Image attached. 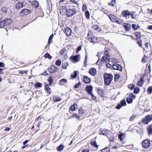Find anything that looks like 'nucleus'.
<instances>
[{
	"mask_svg": "<svg viewBox=\"0 0 152 152\" xmlns=\"http://www.w3.org/2000/svg\"><path fill=\"white\" fill-rule=\"evenodd\" d=\"M104 84L105 85H109L111 83L113 78V76L110 74H105L104 76Z\"/></svg>",
	"mask_w": 152,
	"mask_h": 152,
	"instance_id": "f257e3e1",
	"label": "nucleus"
},
{
	"mask_svg": "<svg viewBox=\"0 0 152 152\" xmlns=\"http://www.w3.org/2000/svg\"><path fill=\"white\" fill-rule=\"evenodd\" d=\"M87 37L88 39L91 42H95L97 39L96 37L93 35L92 31H91L88 32Z\"/></svg>",
	"mask_w": 152,
	"mask_h": 152,
	"instance_id": "f03ea898",
	"label": "nucleus"
},
{
	"mask_svg": "<svg viewBox=\"0 0 152 152\" xmlns=\"http://www.w3.org/2000/svg\"><path fill=\"white\" fill-rule=\"evenodd\" d=\"M152 120V115H147L142 120V122L144 124H148V123Z\"/></svg>",
	"mask_w": 152,
	"mask_h": 152,
	"instance_id": "7ed1b4c3",
	"label": "nucleus"
},
{
	"mask_svg": "<svg viewBox=\"0 0 152 152\" xmlns=\"http://www.w3.org/2000/svg\"><path fill=\"white\" fill-rule=\"evenodd\" d=\"M76 12V10L75 8L68 9L67 10L66 15L68 17H71L75 15Z\"/></svg>",
	"mask_w": 152,
	"mask_h": 152,
	"instance_id": "20e7f679",
	"label": "nucleus"
},
{
	"mask_svg": "<svg viewBox=\"0 0 152 152\" xmlns=\"http://www.w3.org/2000/svg\"><path fill=\"white\" fill-rule=\"evenodd\" d=\"M80 56L79 55L75 56H72L70 57V59L72 62L76 63L80 61Z\"/></svg>",
	"mask_w": 152,
	"mask_h": 152,
	"instance_id": "39448f33",
	"label": "nucleus"
},
{
	"mask_svg": "<svg viewBox=\"0 0 152 152\" xmlns=\"http://www.w3.org/2000/svg\"><path fill=\"white\" fill-rule=\"evenodd\" d=\"M150 141L147 140H145L142 142V146L145 148H148L150 146Z\"/></svg>",
	"mask_w": 152,
	"mask_h": 152,
	"instance_id": "423d86ee",
	"label": "nucleus"
},
{
	"mask_svg": "<svg viewBox=\"0 0 152 152\" xmlns=\"http://www.w3.org/2000/svg\"><path fill=\"white\" fill-rule=\"evenodd\" d=\"M48 70L50 73H52L56 72L58 70V68L52 65L48 68Z\"/></svg>",
	"mask_w": 152,
	"mask_h": 152,
	"instance_id": "0eeeda50",
	"label": "nucleus"
},
{
	"mask_svg": "<svg viewBox=\"0 0 152 152\" xmlns=\"http://www.w3.org/2000/svg\"><path fill=\"white\" fill-rule=\"evenodd\" d=\"M126 105V101L125 100H122L121 102L118 104L117 106L116 107V108L117 109H119L121 108L122 106H125Z\"/></svg>",
	"mask_w": 152,
	"mask_h": 152,
	"instance_id": "6e6552de",
	"label": "nucleus"
},
{
	"mask_svg": "<svg viewBox=\"0 0 152 152\" xmlns=\"http://www.w3.org/2000/svg\"><path fill=\"white\" fill-rule=\"evenodd\" d=\"M113 69L119 70L120 71H121L122 69V66L117 63L113 65Z\"/></svg>",
	"mask_w": 152,
	"mask_h": 152,
	"instance_id": "1a4fd4ad",
	"label": "nucleus"
},
{
	"mask_svg": "<svg viewBox=\"0 0 152 152\" xmlns=\"http://www.w3.org/2000/svg\"><path fill=\"white\" fill-rule=\"evenodd\" d=\"M31 13V11L30 10L26 9H24L21 10L20 12V14H23L24 15H27L28 14H30Z\"/></svg>",
	"mask_w": 152,
	"mask_h": 152,
	"instance_id": "9d476101",
	"label": "nucleus"
},
{
	"mask_svg": "<svg viewBox=\"0 0 152 152\" xmlns=\"http://www.w3.org/2000/svg\"><path fill=\"white\" fill-rule=\"evenodd\" d=\"M4 21L5 22L4 23L5 26H9L12 22V20L10 18L5 19L4 20Z\"/></svg>",
	"mask_w": 152,
	"mask_h": 152,
	"instance_id": "9b49d317",
	"label": "nucleus"
},
{
	"mask_svg": "<svg viewBox=\"0 0 152 152\" xmlns=\"http://www.w3.org/2000/svg\"><path fill=\"white\" fill-rule=\"evenodd\" d=\"M108 130L106 129H103L101 128L99 130L100 134L106 136L107 134Z\"/></svg>",
	"mask_w": 152,
	"mask_h": 152,
	"instance_id": "f8f14e48",
	"label": "nucleus"
},
{
	"mask_svg": "<svg viewBox=\"0 0 152 152\" xmlns=\"http://www.w3.org/2000/svg\"><path fill=\"white\" fill-rule=\"evenodd\" d=\"M123 25L124 27L125 30L127 31H128L130 29L131 26L130 24L128 23H124Z\"/></svg>",
	"mask_w": 152,
	"mask_h": 152,
	"instance_id": "ddd939ff",
	"label": "nucleus"
},
{
	"mask_svg": "<svg viewBox=\"0 0 152 152\" xmlns=\"http://www.w3.org/2000/svg\"><path fill=\"white\" fill-rule=\"evenodd\" d=\"M89 73L92 76H94L96 73V70L95 68H92L90 69Z\"/></svg>",
	"mask_w": 152,
	"mask_h": 152,
	"instance_id": "4468645a",
	"label": "nucleus"
},
{
	"mask_svg": "<svg viewBox=\"0 0 152 152\" xmlns=\"http://www.w3.org/2000/svg\"><path fill=\"white\" fill-rule=\"evenodd\" d=\"M104 58L106 60H107L109 62H110L111 61V59H109V55L108 53V52L106 50L104 53Z\"/></svg>",
	"mask_w": 152,
	"mask_h": 152,
	"instance_id": "2eb2a0df",
	"label": "nucleus"
},
{
	"mask_svg": "<svg viewBox=\"0 0 152 152\" xmlns=\"http://www.w3.org/2000/svg\"><path fill=\"white\" fill-rule=\"evenodd\" d=\"M122 15L123 16L126 18L130 15V13L128 10H124L122 12Z\"/></svg>",
	"mask_w": 152,
	"mask_h": 152,
	"instance_id": "dca6fc26",
	"label": "nucleus"
},
{
	"mask_svg": "<svg viewBox=\"0 0 152 152\" xmlns=\"http://www.w3.org/2000/svg\"><path fill=\"white\" fill-rule=\"evenodd\" d=\"M65 32L67 36H70L72 33V30L70 28L67 27L65 29Z\"/></svg>",
	"mask_w": 152,
	"mask_h": 152,
	"instance_id": "f3484780",
	"label": "nucleus"
},
{
	"mask_svg": "<svg viewBox=\"0 0 152 152\" xmlns=\"http://www.w3.org/2000/svg\"><path fill=\"white\" fill-rule=\"evenodd\" d=\"M102 59H99L97 61L96 64L97 65H99L101 64L102 62L103 61L105 63L107 62V61L104 58V57L103 56L102 58Z\"/></svg>",
	"mask_w": 152,
	"mask_h": 152,
	"instance_id": "a211bd4d",
	"label": "nucleus"
},
{
	"mask_svg": "<svg viewBox=\"0 0 152 152\" xmlns=\"http://www.w3.org/2000/svg\"><path fill=\"white\" fill-rule=\"evenodd\" d=\"M23 2H19L15 5L16 8L17 9H20L23 7Z\"/></svg>",
	"mask_w": 152,
	"mask_h": 152,
	"instance_id": "6ab92c4d",
	"label": "nucleus"
},
{
	"mask_svg": "<svg viewBox=\"0 0 152 152\" xmlns=\"http://www.w3.org/2000/svg\"><path fill=\"white\" fill-rule=\"evenodd\" d=\"M86 90L87 92L89 94H91L92 91L93 87L91 86H87L86 87Z\"/></svg>",
	"mask_w": 152,
	"mask_h": 152,
	"instance_id": "aec40b11",
	"label": "nucleus"
},
{
	"mask_svg": "<svg viewBox=\"0 0 152 152\" xmlns=\"http://www.w3.org/2000/svg\"><path fill=\"white\" fill-rule=\"evenodd\" d=\"M83 78V80L86 83H89L91 81L90 79L87 76H84Z\"/></svg>",
	"mask_w": 152,
	"mask_h": 152,
	"instance_id": "412c9836",
	"label": "nucleus"
},
{
	"mask_svg": "<svg viewBox=\"0 0 152 152\" xmlns=\"http://www.w3.org/2000/svg\"><path fill=\"white\" fill-rule=\"evenodd\" d=\"M49 85L48 84H46L45 86V88L46 91L49 94L51 93V91H50V88L49 87Z\"/></svg>",
	"mask_w": 152,
	"mask_h": 152,
	"instance_id": "4be33fe9",
	"label": "nucleus"
},
{
	"mask_svg": "<svg viewBox=\"0 0 152 152\" xmlns=\"http://www.w3.org/2000/svg\"><path fill=\"white\" fill-rule=\"evenodd\" d=\"M147 130L148 134L149 135L152 134V124L148 126Z\"/></svg>",
	"mask_w": 152,
	"mask_h": 152,
	"instance_id": "5701e85b",
	"label": "nucleus"
},
{
	"mask_svg": "<svg viewBox=\"0 0 152 152\" xmlns=\"http://www.w3.org/2000/svg\"><path fill=\"white\" fill-rule=\"evenodd\" d=\"M118 136L119 139L121 141H122L125 138V135L123 133H120L118 134Z\"/></svg>",
	"mask_w": 152,
	"mask_h": 152,
	"instance_id": "b1692460",
	"label": "nucleus"
},
{
	"mask_svg": "<svg viewBox=\"0 0 152 152\" xmlns=\"http://www.w3.org/2000/svg\"><path fill=\"white\" fill-rule=\"evenodd\" d=\"M64 148V145L61 144L56 149L58 151H61L63 150Z\"/></svg>",
	"mask_w": 152,
	"mask_h": 152,
	"instance_id": "393cba45",
	"label": "nucleus"
},
{
	"mask_svg": "<svg viewBox=\"0 0 152 152\" xmlns=\"http://www.w3.org/2000/svg\"><path fill=\"white\" fill-rule=\"evenodd\" d=\"M53 100L55 102L60 101L61 100V98L58 96H53Z\"/></svg>",
	"mask_w": 152,
	"mask_h": 152,
	"instance_id": "a878e982",
	"label": "nucleus"
},
{
	"mask_svg": "<svg viewBox=\"0 0 152 152\" xmlns=\"http://www.w3.org/2000/svg\"><path fill=\"white\" fill-rule=\"evenodd\" d=\"M123 22V20H122L117 17L114 22H116L119 24H121Z\"/></svg>",
	"mask_w": 152,
	"mask_h": 152,
	"instance_id": "bb28decb",
	"label": "nucleus"
},
{
	"mask_svg": "<svg viewBox=\"0 0 152 152\" xmlns=\"http://www.w3.org/2000/svg\"><path fill=\"white\" fill-rule=\"evenodd\" d=\"M32 6L35 8H37L39 6V4L38 2L36 1L32 2Z\"/></svg>",
	"mask_w": 152,
	"mask_h": 152,
	"instance_id": "cd10ccee",
	"label": "nucleus"
},
{
	"mask_svg": "<svg viewBox=\"0 0 152 152\" xmlns=\"http://www.w3.org/2000/svg\"><path fill=\"white\" fill-rule=\"evenodd\" d=\"M109 18H110V20L113 21V22H114L115 21V20L117 17H116L115 16L112 15H110L109 16Z\"/></svg>",
	"mask_w": 152,
	"mask_h": 152,
	"instance_id": "c85d7f7f",
	"label": "nucleus"
},
{
	"mask_svg": "<svg viewBox=\"0 0 152 152\" xmlns=\"http://www.w3.org/2000/svg\"><path fill=\"white\" fill-rule=\"evenodd\" d=\"M79 114L80 116H82L85 114L84 110L82 108H80L79 110Z\"/></svg>",
	"mask_w": 152,
	"mask_h": 152,
	"instance_id": "c756f323",
	"label": "nucleus"
},
{
	"mask_svg": "<svg viewBox=\"0 0 152 152\" xmlns=\"http://www.w3.org/2000/svg\"><path fill=\"white\" fill-rule=\"evenodd\" d=\"M67 82V80L65 79H63L59 81V84L61 85H64L65 83Z\"/></svg>",
	"mask_w": 152,
	"mask_h": 152,
	"instance_id": "7c9ffc66",
	"label": "nucleus"
},
{
	"mask_svg": "<svg viewBox=\"0 0 152 152\" xmlns=\"http://www.w3.org/2000/svg\"><path fill=\"white\" fill-rule=\"evenodd\" d=\"M77 107V105L76 104H74L73 105H72L70 107V109L71 110L74 111L76 110V108Z\"/></svg>",
	"mask_w": 152,
	"mask_h": 152,
	"instance_id": "2f4dec72",
	"label": "nucleus"
},
{
	"mask_svg": "<svg viewBox=\"0 0 152 152\" xmlns=\"http://www.w3.org/2000/svg\"><path fill=\"white\" fill-rule=\"evenodd\" d=\"M91 144L92 145L94 146L95 148H97L98 147V146L97 145L96 142L95 141H91Z\"/></svg>",
	"mask_w": 152,
	"mask_h": 152,
	"instance_id": "473e14b6",
	"label": "nucleus"
},
{
	"mask_svg": "<svg viewBox=\"0 0 152 152\" xmlns=\"http://www.w3.org/2000/svg\"><path fill=\"white\" fill-rule=\"evenodd\" d=\"M134 35L137 39H139L141 37L140 32H136L134 34Z\"/></svg>",
	"mask_w": 152,
	"mask_h": 152,
	"instance_id": "72a5a7b5",
	"label": "nucleus"
},
{
	"mask_svg": "<svg viewBox=\"0 0 152 152\" xmlns=\"http://www.w3.org/2000/svg\"><path fill=\"white\" fill-rule=\"evenodd\" d=\"M97 92L99 95L102 96L103 95V91L101 88H98Z\"/></svg>",
	"mask_w": 152,
	"mask_h": 152,
	"instance_id": "f704fd0d",
	"label": "nucleus"
},
{
	"mask_svg": "<svg viewBox=\"0 0 152 152\" xmlns=\"http://www.w3.org/2000/svg\"><path fill=\"white\" fill-rule=\"evenodd\" d=\"M77 75V72L75 71L74 73H72L71 75V77L72 78H75L76 77Z\"/></svg>",
	"mask_w": 152,
	"mask_h": 152,
	"instance_id": "c9c22d12",
	"label": "nucleus"
},
{
	"mask_svg": "<svg viewBox=\"0 0 152 152\" xmlns=\"http://www.w3.org/2000/svg\"><path fill=\"white\" fill-rule=\"evenodd\" d=\"M120 78V75L118 74H115V75L114 80L115 81H118Z\"/></svg>",
	"mask_w": 152,
	"mask_h": 152,
	"instance_id": "e433bc0d",
	"label": "nucleus"
},
{
	"mask_svg": "<svg viewBox=\"0 0 152 152\" xmlns=\"http://www.w3.org/2000/svg\"><path fill=\"white\" fill-rule=\"evenodd\" d=\"M147 59V56L144 55L142 60V62L143 63H145L146 61V59Z\"/></svg>",
	"mask_w": 152,
	"mask_h": 152,
	"instance_id": "4c0bfd02",
	"label": "nucleus"
},
{
	"mask_svg": "<svg viewBox=\"0 0 152 152\" xmlns=\"http://www.w3.org/2000/svg\"><path fill=\"white\" fill-rule=\"evenodd\" d=\"M85 15H86V18L88 19H89L90 18V13L88 11H87L85 13Z\"/></svg>",
	"mask_w": 152,
	"mask_h": 152,
	"instance_id": "58836bf2",
	"label": "nucleus"
},
{
	"mask_svg": "<svg viewBox=\"0 0 152 152\" xmlns=\"http://www.w3.org/2000/svg\"><path fill=\"white\" fill-rule=\"evenodd\" d=\"M42 84L41 83L37 82L35 84V87L37 88L38 87H41L42 86Z\"/></svg>",
	"mask_w": 152,
	"mask_h": 152,
	"instance_id": "ea45409f",
	"label": "nucleus"
},
{
	"mask_svg": "<svg viewBox=\"0 0 152 152\" xmlns=\"http://www.w3.org/2000/svg\"><path fill=\"white\" fill-rule=\"evenodd\" d=\"M140 89L138 87H136L134 88V93L135 94H137L140 91Z\"/></svg>",
	"mask_w": 152,
	"mask_h": 152,
	"instance_id": "a19ab883",
	"label": "nucleus"
},
{
	"mask_svg": "<svg viewBox=\"0 0 152 152\" xmlns=\"http://www.w3.org/2000/svg\"><path fill=\"white\" fill-rule=\"evenodd\" d=\"M5 22L4 21V20H1L0 21V27L2 28L4 26H5Z\"/></svg>",
	"mask_w": 152,
	"mask_h": 152,
	"instance_id": "79ce46f5",
	"label": "nucleus"
},
{
	"mask_svg": "<svg viewBox=\"0 0 152 152\" xmlns=\"http://www.w3.org/2000/svg\"><path fill=\"white\" fill-rule=\"evenodd\" d=\"M147 91L149 94L152 93V86L149 87L147 89Z\"/></svg>",
	"mask_w": 152,
	"mask_h": 152,
	"instance_id": "37998d69",
	"label": "nucleus"
},
{
	"mask_svg": "<svg viewBox=\"0 0 152 152\" xmlns=\"http://www.w3.org/2000/svg\"><path fill=\"white\" fill-rule=\"evenodd\" d=\"M1 11L4 13H7V8L5 7H4L1 8Z\"/></svg>",
	"mask_w": 152,
	"mask_h": 152,
	"instance_id": "c03bdc74",
	"label": "nucleus"
},
{
	"mask_svg": "<svg viewBox=\"0 0 152 152\" xmlns=\"http://www.w3.org/2000/svg\"><path fill=\"white\" fill-rule=\"evenodd\" d=\"M48 80L49 82V83L48 84L49 85H50L52 83L53 80L51 76H50L49 77L48 79Z\"/></svg>",
	"mask_w": 152,
	"mask_h": 152,
	"instance_id": "a18cd8bd",
	"label": "nucleus"
},
{
	"mask_svg": "<svg viewBox=\"0 0 152 152\" xmlns=\"http://www.w3.org/2000/svg\"><path fill=\"white\" fill-rule=\"evenodd\" d=\"M115 137L114 136H111L109 138V141L110 142H113L114 141Z\"/></svg>",
	"mask_w": 152,
	"mask_h": 152,
	"instance_id": "49530a36",
	"label": "nucleus"
},
{
	"mask_svg": "<svg viewBox=\"0 0 152 152\" xmlns=\"http://www.w3.org/2000/svg\"><path fill=\"white\" fill-rule=\"evenodd\" d=\"M72 117L74 118V117H76L77 119H78V120H80V116L77 115V114L76 113H74L72 116Z\"/></svg>",
	"mask_w": 152,
	"mask_h": 152,
	"instance_id": "de8ad7c7",
	"label": "nucleus"
},
{
	"mask_svg": "<svg viewBox=\"0 0 152 152\" xmlns=\"http://www.w3.org/2000/svg\"><path fill=\"white\" fill-rule=\"evenodd\" d=\"M101 152H110V148L107 147L102 150Z\"/></svg>",
	"mask_w": 152,
	"mask_h": 152,
	"instance_id": "09e8293b",
	"label": "nucleus"
},
{
	"mask_svg": "<svg viewBox=\"0 0 152 152\" xmlns=\"http://www.w3.org/2000/svg\"><path fill=\"white\" fill-rule=\"evenodd\" d=\"M44 56L45 58H48L49 59H50L52 58V57L48 53H45V55Z\"/></svg>",
	"mask_w": 152,
	"mask_h": 152,
	"instance_id": "8fccbe9b",
	"label": "nucleus"
},
{
	"mask_svg": "<svg viewBox=\"0 0 152 152\" xmlns=\"http://www.w3.org/2000/svg\"><path fill=\"white\" fill-rule=\"evenodd\" d=\"M129 88L131 90H133L135 86L132 84H130L128 86Z\"/></svg>",
	"mask_w": 152,
	"mask_h": 152,
	"instance_id": "3c124183",
	"label": "nucleus"
},
{
	"mask_svg": "<svg viewBox=\"0 0 152 152\" xmlns=\"http://www.w3.org/2000/svg\"><path fill=\"white\" fill-rule=\"evenodd\" d=\"M61 63V60L59 59L57 60L56 62V64L58 66H60Z\"/></svg>",
	"mask_w": 152,
	"mask_h": 152,
	"instance_id": "603ef678",
	"label": "nucleus"
},
{
	"mask_svg": "<svg viewBox=\"0 0 152 152\" xmlns=\"http://www.w3.org/2000/svg\"><path fill=\"white\" fill-rule=\"evenodd\" d=\"M126 101L128 103H131L132 102L133 99L131 98H128L126 99Z\"/></svg>",
	"mask_w": 152,
	"mask_h": 152,
	"instance_id": "864d4df0",
	"label": "nucleus"
},
{
	"mask_svg": "<svg viewBox=\"0 0 152 152\" xmlns=\"http://www.w3.org/2000/svg\"><path fill=\"white\" fill-rule=\"evenodd\" d=\"M92 28L94 30H98L99 27L98 25H94L92 27Z\"/></svg>",
	"mask_w": 152,
	"mask_h": 152,
	"instance_id": "5fc2aeb1",
	"label": "nucleus"
},
{
	"mask_svg": "<svg viewBox=\"0 0 152 152\" xmlns=\"http://www.w3.org/2000/svg\"><path fill=\"white\" fill-rule=\"evenodd\" d=\"M113 65L112 64H111L110 63H107L106 64L107 67L110 68H111L113 67Z\"/></svg>",
	"mask_w": 152,
	"mask_h": 152,
	"instance_id": "6e6d98bb",
	"label": "nucleus"
},
{
	"mask_svg": "<svg viewBox=\"0 0 152 152\" xmlns=\"http://www.w3.org/2000/svg\"><path fill=\"white\" fill-rule=\"evenodd\" d=\"M81 85V83L79 82L77 84H75V85L74 86V87L75 88H79V86L80 85Z\"/></svg>",
	"mask_w": 152,
	"mask_h": 152,
	"instance_id": "4d7b16f0",
	"label": "nucleus"
},
{
	"mask_svg": "<svg viewBox=\"0 0 152 152\" xmlns=\"http://www.w3.org/2000/svg\"><path fill=\"white\" fill-rule=\"evenodd\" d=\"M129 97L131 98L132 99H134L135 97V96L134 95L133 93H132L129 94Z\"/></svg>",
	"mask_w": 152,
	"mask_h": 152,
	"instance_id": "13d9d810",
	"label": "nucleus"
},
{
	"mask_svg": "<svg viewBox=\"0 0 152 152\" xmlns=\"http://www.w3.org/2000/svg\"><path fill=\"white\" fill-rule=\"evenodd\" d=\"M92 97V98L93 100H96V96H94L93 94L91 93V94H89Z\"/></svg>",
	"mask_w": 152,
	"mask_h": 152,
	"instance_id": "bf43d9fd",
	"label": "nucleus"
},
{
	"mask_svg": "<svg viewBox=\"0 0 152 152\" xmlns=\"http://www.w3.org/2000/svg\"><path fill=\"white\" fill-rule=\"evenodd\" d=\"M87 9V7L86 5L84 4L83 6L82 10L83 11H85Z\"/></svg>",
	"mask_w": 152,
	"mask_h": 152,
	"instance_id": "052dcab7",
	"label": "nucleus"
},
{
	"mask_svg": "<svg viewBox=\"0 0 152 152\" xmlns=\"http://www.w3.org/2000/svg\"><path fill=\"white\" fill-rule=\"evenodd\" d=\"M53 37V35L52 34L49 37L48 39V43H50V41L52 39Z\"/></svg>",
	"mask_w": 152,
	"mask_h": 152,
	"instance_id": "680f3d73",
	"label": "nucleus"
},
{
	"mask_svg": "<svg viewBox=\"0 0 152 152\" xmlns=\"http://www.w3.org/2000/svg\"><path fill=\"white\" fill-rule=\"evenodd\" d=\"M137 43L138 44L139 46L142 47V41L140 40L139 41L137 42Z\"/></svg>",
	"mask_w": 152,
	"mask_h": 152,
	"instance_id": "e2e57ef3",
	"label": "nucleus"
},
{
	"mask_svg": "<svg viewBox=\"0 0 152 152\" xmlns=\"http://www.w3.org/2000/svg\"><path fill=\"white\" fill-rule=\"evenodd\" d=\"M81 48L82 47L81 46H79L77 48L76 52L77 53L79 51H80L81 50Z\"/></svg>",
	"mask_w": 152,
	"mask_h": 152,
	"instance_id": "0e129e2a",
	"label": "nucleus"
},
{
	"mask_svg": "<svg viewBox=\"0 0 152 152\" xmlns=\"http://www.w3.org/2000/svg\"><path fill=\"white\" fill-rule=\"evenodd\" d=\"M64 10L62 9V8H60V13L61 14H62V15H63L65 14V12L66 11H64Z\"/></svg>",
	"mask_w": 152,
	"mask_h": 152,
	"instance_id": "69168bd1",
	"label": "nucleus"
},
{
	"mask_svg": "<svg viewBox=\"0 0 152 152\" xmlns=\"http://www.w3.org/2000/svg\"><path fill=\"white\" fill-rule=\"evenodd\" d=\"M66 50L65 49H64L61 50L60 53L61 54H64Z\"/></svg>",
	"mask_w": 152,
	"mask_h": 152,
	"instance_id": "338daca9",
	"label": "nucleus"
},
{
	"mask_svg": "<svg viewBox=\"0 0 152 152\" xmlns=\"http://www.w3.org/2000/svg\"><path fill=\"white\" fill-rule=\"evenodd\" d=\"M132 27L135 30H137V28L136 27V25L135 24H133L132 25Z\"/></svg>",
	"mask_w": 152,
	"mask_h": 152,
	"instance_id": "774afa93",
	"label": "nucleus"
}]
</instances>
